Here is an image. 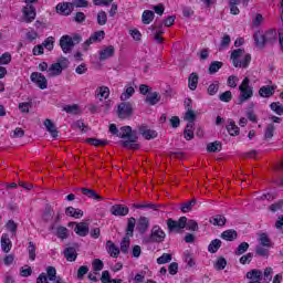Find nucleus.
<instances>
[{"label":"nucleus","instance_id":"1","mask_svg":"<svg viewBox=\"0 0 283 283\" xmlns=\"http://www.w3.org/2000/svg\"><path fill=\"white\" fill-rule=\"evenodd\" d=\"M109 132L114 136H117V138H123L124 142H122L123 147H126V149H140V145L138 142V132L133 130L132 126H123L118 130V128L115 126V124L109 125Z\"/></svg>","mask_w":283,"mask_h":283},{"label":"nucleus","instance_id":"2","mask_svg":"<svg viewBox=\"0 0 283 283\" xmlns=\"http://www.w3.org/2000/svg\"><path fill=\"white\" fill-rule=\"evenodd\" d=\"M83 41V38L80 34L71 35H62L60 39V48L64 54H71L72 50H74L75 45H78Z\"/></svg>","mask_w":283,"mask_h":283},{"label":"nucleus","instance_id":"3","mask_svg":"<svg viewBox=\"0 0 283 283\" xmlns=\"http://www.w3.org/2000/svg\"><path fill=\"white\" fill-rule=\"evenodd\" d=\"M251 80L249 77H244L242 83L239 86V91L241 94L239 95V105H242V103H247L249 98L253 97V87L250 85Z\"/></svg>","mask_w":283,"mask_h":283},{"label":"nucleus","instance_id":"4","mask_svg":"<svg viewBox=\"0 0 283 283\" xmlns=\"http://www.w3.org/2000/svg\"><path fill=\"white\" fill-rule=\"evenodd\" d=\"M242 54H244V50L243 49H237L234 51H232L231 53V60H232V65L234 67H249V63H251V54H245L243 60H238L240 59V56H242Z\"/></svg>","mask_w":283,"mask_h":283},{"label":"nucleus","instance_id":"5","mask_svg":"<svg viewBox=\"0 0 283 283\" xmlns=\"http://www.w3.org/2000/svg\"><path fill=\"white\" fill-rule=\"evenodd\" d=\"M169 233H180L187 227V217H181L179 220L168 219L166 221Z\"/></svg>","mask_w":283,"mask_h":283},{"label":"nucleus","instance_id":"6","mask_svg":"<svg viewBox=\"0 0 283 283\" xmlns=\"http://www.w3.org/2000/svg\"><path fill=\"white\" fill-rule=\"evenodd\" d=\"M165 238H167L165 230L160 228V226L156 224L153 226L147 242H155L157 244H160V242H165Z\"/></svg>","mask_w":283,"mask_h":283},{"label":"nucleus","instance_id":"7","mask_svg":"<svg viewBox=\"0 0 283 283\" xmlns=\"http://www.w3.org/2000/svg\"><path fill=\"white\" fill-rule=\"evenodd\" d=\"M22 19L24 23H32L36 19V8L34 4H27L22 9Z\"/></svg>","mask_w":283,"mask_h":283},{"label":"nucleus","instance_id":"8","mask_svg":"<svg viewBox=\"0 0 283 283\" xmlns=\"http://www.w3.org/2000/svg\"><path fill=\"white\" fill-rule=\"evenodd\" d=\"M104 39L105 31H96L82 44V48L85 52H87L92 43H96V41H103Z\"/></svg>","mask_w":283,"mask_h":283},{"label":"nucleus","instance_id":"9","mask_svg":"<svg viewBox=\"0 0 283 283\" xmlns=\"http://www.w3.org/2000/svg\"><path fill=\"white\" fill-rule=\"evenodd\" d=\"M31 81L35 83L40 90H48V78L39 72L31 73Z\"/></svg>","mask_w":283,"mask_h":283},{"label":"nucleus","instance_id":"10","mask_svg":"<svg viewBox=\"0 0 283 283\" xmlns=\"http://www.w3.org/2000/svg\"><path fill=\"white\" fill-rule=\"evenodd\" d=\"M136 230L138 231V233H140V235H145V233L149 231V218L139 217L137 219Z\"/></svg>","mask_w":283,"mask_h":283},{"label":"nucleus","instance_id":"11","mask_svg":"<svg viewBox=\"0 0 283 283\" xmlns=\"http://www.w3.org/2000/svg\"><path fill=\"white\" fill-rule=\"evenodd\" d=\"M138 132L146 140H153L158 137V133L154 129H149L147 125H142L138 127Z\"/></svg>","mask_w":283,"mask_h":283},{"label":"nucleus","instance_id":"12","mask_svg":"<svg viewBox=\"0 0 283 283\" xmlns=\"http://www.w3.org/2000/svg\"><path fill=\"white\" fill-rule=\"evenodd\" d=\"M117 114L119 118H129L132 116V104L120 103L117 107Z\"/></svg>","mask_w":283,"mask_h":283},{"label":"nucleus","instance_id":"13","mask_svg":"<svg viewBox=\"0 0 283 283\" xmlns=\"http://www.w3.org/2000/svg\"><path fill=\"white\" fill-rule=\"evenodd\" d=\"M73 7L74 4L72 2H62L55 7V10L57 14H63V17H70V14H72Z\"/></svg>","mask_w":283,"mask_h":283},{"label":"nucleus","instance_id":"14","mask_svg":"<svg viewBox=\"0 0 283 283\" xmlns=\"http://www.w3.org/2000/svg\"><path fill=\"white\" fill-rule=\"evenodd\" d=\"M249 283H262V270L253 269L245 274Z\"/></svg>","mask_w":283,"mask_h":283},{"label":"nucleus","instance_id":"15","mask_svg":"<svg viewBox=\"0 0 283 283\" xmlns=\"http://www.w3.org/2000/svg\"><path fill=\"white\" fill-rule=\"evenodd\" d=\"M70 224H75L74 231L81 238H85V235L90 233V226L85 222H80V223L73 222Z\"/></svg>","mask_w":283,"mask_h":283},{"label":"nucleus","instance_id":"16","mask_svg":"<svg viewBox=\"0 0 283 283\" xmlns=\"http://www.w3.org/2000/svg\"><path fill=\"white\" fill-rule=\"evenodd\" d=\"M277 88V86H262L260 90H259V95L262 97V98H271V96H273V94H275V90Z\"/></svg>","mask_w":283,"mask_h":283},{"label":"nucleus","instance_id":"17","mask_svg":"<svg viewBox=\"0 0 283 283\" xmlns=\"http://www.w3.org/2000/svg\"><path fill=\"white\" fill-rule=\"evenodd\" d=\"M76 191H81L83 196H86V198H92L93 200H97V201L103 200V197L98 196V193H96L94 189L76 188Z\"/></svg>","mask_w":283,"mask_h":283},{"label":"nucleus","instance_id":"18","mask_svg":"<svg viewBox=\"0 0 283 283\" xmlns=\"http://www.w3.org/2000/svg\"><path fill=\"white\" fill-rule=\"evenodd\" d=\"M111 213L113 216H127L129 208L123 205H115L111 208Z\"/></svg>","mask_w":283,"mask_h":283},{"label":"nucleus","instance_id":"19","mask_svg":"<svg viewBox=\"0 0 283 283\" xmlns=\"http://www.w3.org/2000/svg\"><path fill=\"white\" fill-rule=\"evenodd\" d=\"M1 249L4 253H10L12 249V241H10V235L8 233H3L1 237Z\"/></svg>","mask_w":283,"mask_h":283},{"label":"nucleus","instance_id":"20","mask_svg":"<svg viewBox=\"0 0 283 283\" xmlns=\"http://www.w3.org/2000/svg\"><path fill=\"white\" fill-rule=\"evenodd\" d=\"M221 239L226 240L227 242H233L238 240V231L233 229L226 230L221 233Z\"/></svg>","mask_w":283,"mask_h":283},{"label":"nucleus","instance_id":"21","mask_svg":"<svg viewBox=\"0 0 283 283\" xmlns=\"http://www.w3.org/2000/svg\"><path fill=\"white\" fill-rule=\"evenodd\" d=\"M49 77L61 76L63 74V66L61 63H54L49 67Z\"/></svg>","mask_w":283,"mask_h":283},{"label":"nucleus","instance_id":"22","mask_svg":"<svg viewBox=\"0 0 283 283\" xmlns=\"http://www.w3.org/2000/svg\"><path fill=\"white\" fill-rule=\"evenodd\" d=\"M64 258H66L67 262H76L78 253H76L75 248L70 247L64 250Z\"/></svg>","mask_w":283,"mask_h":283},{"label":"nucleus","instance_id":"23","mask_svg":"<svg viewBox=\"0 0 283 283\" xmlns=\"http://www.w3.org/2000/svg\"><path fill=\"white\" fill-rule=\"evenodd\" d=\"M114 56V46L109 45L102 51H99V61H107Z\"/></svg>","mask_w":283,"mask_h":283},{"label":"nucleus","instance_id":"24","mask_svg":"<svg viewBox=\"0 0 283 283\" xmlns=\"http://www.w3.org/2000/svg\"><path fill=\"white\" fill-rule=\"evenodd\" d=\"M44 127L48 132H50L52 138H59V130H56V126L52 123V119L44 120Z\"/></svg>","mask_w":283,"mask_h":283},{"label":"nucleus","instance_id":"25","mask_svg":"<svg viewBox=\"0 0 283 283\" xmlns=\"http://www.w3.org/2000/svg\"><path fill=\"white\" fill-rule=\"evenodd\" d=\"M227 132L230 134V136H238L240 134V127L235 125L233 119H228Z\"/></svg>","mask_w":283,"mask_h":283},{"label":"nucleus","instance_id":"26","mask_svg":"<svg viewBox=\"0 0 283 283\" xmlns=\"http://www.w3.org/2000/svg\"><path fill=\"white\" fill-rule=\"evenodd\" d=\"M106 247H107V251H108L109 255H112V258H118V255L120 254V249H118V247H116V244H114V242L107 241Z\"/></svg>","mask_w":283,"mask_h":283},{"label":"nucleus","instance_id":"27","mask_svg":"<svg viewBox=\"0 0 283 283\" xmlns=\"http://www.w3.org/2000/svg\"><path fill=\"white\" fill-rule=\"evenodd\" d=\"M210 224H214V227H224V224H227V218L222 214H217L216 217L210 218Z\"/></svg>","mask_w":283,"mask_h":283},{"label":"nucleus","instance_id":"28","mask_svg":"<svg viewBox=\"0 0 283 283\" xmlns=\"http://www.w3.org/2000/svg\"><path fill=\"white\" fill-rule=\"evenodd\" d=\"M134 229H136V218L130 217L127 222L126 237L134 238Z\"/></svg>","mask_w":283,"mask_h":283},{"label":"nucleus","instance_id":"29","mask_svg":"<svg viewBox=\"0 0 283 283\" xmlns=\"http://www.w3.org/2000/svg\"><path fill=\"white\" fill-rule=\"evenodd\" d=\"M263 35L265 36V43H270V44L277 43V31L270 30V31H266Z\"/></svg>","mask_w":283,"mask_h":283},{"label":"nucleus","instance_id":"30","mask_svg":"<svg viewBox=\"0 0 283 283\" xmlns=\"http://www.w3.org/2000/svg\"><path fill=\"white\" fill-rule=\"evenodd\" d=\"M198 75L196 73H191L188 77V87L191 90V92H195V90L198 88Z\"/></svg>","mask_w":283,"mask_h":283},{"label":"nucleus","instance_id":"31","mask_svg":"<svg viewBox=\"0 0 283 283\" xmlns=\"http://www.w3.org/2000/svg\"><path fill=\"white\" fill-rule=\"evenodd\" d=\"M184 137L186 140H192L193 138V122H188L184 130Z\"/></svg>","mask_w":283,"mask_h":283},{"label":"nucleus","instance_id":"32","mask_svg":"<svg viewBox=\"0 0 283 283\" xmlns=\"http://www.w3.org/2000/svg\"><path fill=\"white\" fill-rule=\"evenodd\" d=\"M254 42L256 48H264V44L266 43V39L262 32L258 31L254 33Z\"/></svg>","mask_w":283,"mask_h":283},{"label":"nucleus","instance_id":"33","mask_svg":"<svg viewBox=\"0 0 283 283\" xmlns=\"http://www.w3.org/2000/svg\"><path fill=\"white\" fill-rule=\"evenodd\" d=\"M155 13L150 10H145L142 14V21L145 25H149L154 21Z\"/></svg>","mask_w":283,"mask_h":283},{"label":"nucleus","instance_id":"34","mask_svg":"<svg viewBox=\"0 0 283 283\" xmlns=\"http://www.w3.org/2000/svg\"><path fill=\"white\" fill-rule=\"evenodd\" d=\"M222 247V241L220 239H214L208 245L209 253H218V250Z\"/></svg>","mask_w":283,"mask_h":283},{"label":"nucleus","instance_id":"35","mask_svg":"<svg viewBox=\"0 0 283 283\" xmlns=\"http://www.w3.org/2000/svg\"><path fill=\"white\" fill-rule=\"evenodd\" d=\"M196 205H198V200L196 199H191L190 201L182 203L181 205L182 213H189V211H191L193 207H196Z\"/></svg>","mask_w":283,"mask_h":283},{"label":"nucleus","instance_id":"36","mask_svg":"<svg viewBox=\"0 0 283 283\" xmlns=\"http://www.w3.org/2000/svg\"><path fill=\"white\" fill-rule=\"evenodd\" d=\"M65 213L66 216H71V218H83L82 210L75 209L74 207H67Z\"/></svg>","mask_w":283,"mask_h":283},{"label":"nucleus","instance_id":"37","mask_svg":"<svg viewBox=\"0 0 283 283\" xmlns=\"http://www.w3.org/2000/svg\"><path fill=\"white\" fill-rule=\"evenodd\" d=\"M135 93L136 90H134V86H126L125 92L120 95V101H129Z\"/></svg>","mask_w":283,"mask_h":283},{"label":"nucleus","instance_id":"38","mask_svg":"<svg viewBox=\"0 0 283 283\" xmlns=\"http://www.w3.org/2000/svg\"><path fill=\"white\" fill-rule=\"evenodd\" d=\"M146 103H148V105H157V103H160V97L158 96V93H149L146 96Z\"/></svg>","mask_w":283,"mask_h":283},{"label":"nucleus","instance_id":"39","mask_svg":"<svg viewBox=\"0 0 283 283\" xmlns=\"http://www.w3.org/2000/svg\"><path fill=\"white\" fill-rule=\"evenodd\" d=\"M96 96H101L99 101L103 102V98H109V87L102 86L96 90Z\"/></svg>","mask_w":283,"mask_h":283},{"label":"nucleus","instance_id":"40","mask_svg":"<svg viewBox=\"0 0 283 283\" xmlns=\"http://www.w3.org/2000/svg\"><path fill=\"white\" fill-rule=\"evenodd\" d=\"M129 244H132V239L129 237H124L120 242V251L124 254L129 253Z\"/></svg>","mask_w":283,"mask_h":283},{"label":"nucleus","instance_id":"41","mask_svg":"<svg viewBox=\"0 0 283 283\" xmlns=\"http://www.w3.org/2000/svg\"><path fill=\"white\" fill-rule=\"evenodd\" d=\"M86 143L94 145V147H105V145H108L109 142H107V139L87 138Z\"/></svg>","mask_w":283,"mask_h":283},{"label":"nucleus","instance_id":"42","mask_svg":"<svg viewBox=\"0 0 283 283\" xmlns=\"http://www.w3.org/2000/svg\"><path fill=\"white\" fill-rule=\"evenodd\" d=\"M270 109L274 112V114H277V116L283 115V105L280 102H273L270 104Z\"/></svg>","mask_w":283,"mask_h":283},{"label":"nucleus","instance_id":"43","mask_svg":"<svg viewBox=\"0 0 283 283\" xmlns=\"http://www.w3.org/2000/svg\"><path fill=\"white\" fill-rule=\"evenodd\" d=\"M249 251V243L241 242L234 251V255H244Z\"/></svg>","mask_w":283,"mask_h":283},{"label":"nucleus","instance_id":"44","mask_svg":"<svg viewBox=\"0 0 283 283\" xmlns=\"http://www.w3.org/2000/svg\"><path fill=\"white\" fill-rule=\"evenodd\" d=\"M56 235L60 240H67V237L70 235L67 228L63 226L57 227Z\"/></svg>","mask_w":283,"mask_h":283},{"label":"nucleus","instance_id":"45","mask_svg":"<svg viewBox=\"0 0 283 283\" xmlns=\"http://www.w3.org/2000/svg\"><path fill=\"white\" fill-rule=\"evenodd\" d=\"M29 259L34 262L36 260V247L34 242L30 241L28 247Z\"/></svg>","mask_w":283,"mask_h":283},{"label":"nucleus","instance_id":"46","mask_svg":"<svg viewBox=\"0 0 283 283\" xmlns=\"http://www.w3.org/2000/svg\"><path fill=\"white\" fill-rule=\"evenodd\" d=\"M255 254L260 258H269V248L264 245H256L255 248Z\"/></svg>","mask_w":283,"mask_h":283},{"label":"nucleus","instance_id":"47","mask_svg":"<svg viewBox=\"0 0 283 283\" xmlns=\"http://www.w3.org/2000/svg\"><path fill=\"white\" fill-rule=\"evenodd\" d=\"M262 280L265 283H271V280H273V268H266L264 270L262 273Z\"/></svg>","mask_w":283,"mask_h":283},{"label":"nucleus","instance_id":"48","mask_svg":"<svg viewBox=\"0 0 283 283\" xmlns=\"http://www.w3.org/2000/svg\"><path fill=\"white\" fill-rule=\"evenodd\" d=\"M221 150H222V143L220 142H213L208 144L207 146V151H210V153H216Z\"/></svg>","mask_w":283,"mask_h":283},{"label":"nucleus","instance_id":"49","mask_svg":"<svg viewBox=\"0 0 283 283\" xmlns=\"http://www.w3.org/2000/svg\"><path fill=\"white\" fill-rule=\"evenodd\" d=\"M259 240V247H265L266 249H271V239H269V235L266 233H262Z\"/></svg>","mask_w":283,"mask_h":283},{"label":"nucleus","instance_id":"50","mask_svg":"<svg viewBox=\"0 0 283 283\" xmlns=\"http://www.w3.org/2000/svg\"><path fill=\"white\" fill-rule=\"evenodd\" d=\"M222 62L220 61H213L212 63H210L209 66V74H216V72H219V70L222 69Z\"/></svg>","mask_w":283,"mask_h":283},{"label":"nucleus","instance_id":"51","mask_svg":"<svg viewBox=\"0 0 283 283\" xmlns=\"http://www.w3.org/2000/svg\"><path fill=\"white\" fill-rule=\"evenodd\" d=\"M148 30L150 31V39H153V41H156V43H163V36L158 35V33H156V27L151 25L150 28H148Z\"/></svg>","mask_w":283,"mask_h":283},{"label":"nucleus","instance_id":"52","mask_svg":"<svg viewBox=\"0 0 283 283\" xmlns=\"http://www.w3.org/2000/svg\"><path fill=\"white\" fill-rule=\"evenodd\" d=\"M41 46L50 51L54 50V36L46 38L41 44Z\"/></svg>","mask_w":283,"mask_h":283},{"label":"nucleus","instance_id":"53","mask_svg":"<svg viewBox=\"0 0 283 283\" xmlns=\"http://www.w3.org/2000/svg\"><path fill=\"white\" fill-rule=\"evenodd\" d=\"M273 134H275V125L269 124L265 128L264 138L271 139L273 138Z\"/></svg>","mask_w":283,"mask_h":283},{"label":"nucleus","instance_id":"54","mask_svg":"<svg viewBox=\"0 0 283 283\" xmlns=\"http://www.w3.org/2000/svg\"><path fill=\"white\" fill-rule=\"evenodd\" d=\"M172 256L170 253H164L161 256L157 259V264H167L171 262Z\"/></svg>","mask_w":283,"mask_h":283},{"label":"nucleus","instance_id":"55","mask_svg":"<svg viewBox=\"0 0 283 283\" xmlns=\"http://www.w3.org/2000/svg\"><path fill=\"white\" fill-rule=\"evenodd\" d=\"M231 98H233L231 91H226L219 96V101H222V103H230Z\"/></svg>","mask_w":283,"mask_h":283},{"label":"nucleus","instance_id":"56","mask_svg":"<svg viewBox=\"0 0 283 283\" xmlns=\"http://www.w3.org/2000/svg\"><path fill=\"white\" fill-rule=\"evenodd\" d=\"M214 266L217 271H224V269H227V259L222 256L219 258Z\"/></svg>","mask_w":283,"mask_h":283},{"label":"nucleus","instance_id":"57","mask_svg":"<svg viewBox=\"0 0 283 283\" xmlns=\"http://www.w3.org/2000/svg\"><path fill=\"white\" fill-rule=\"evenodd\" d=\"M88 272L90 268H87V265L80 266L77 270V280H83V277H85V275H87Z\"/></svg>","mask_w":283,"mask_h":283},{"label":"nucleus","instance_id":"58","mask_svg":"<svg viewBox=\"0 0 283 283\" xmlns=\"http://www.w3.org/2000/svg\"><path fill=\"white\" fill-rule=\"evenodd\" d=\"M97 23L98 25H105V23H107V13L105 11L97 13Z\"/></svg>","mask_w":283,"mask_h":283},{"label":"nucleus","instance_id":"59","mask_svg":"<svg viewBox=\"0 0 283 283\" xmlns=\"http://www.w3.org/2000/svg\"><path fill=\"white\" fill-rule=\"evenodd\" d=\"M12 61V55L10 53H3L0 56V65H8Z\"/></svg>","mask_w":283,"mask_h":283},{"label":"nucleus","instance_id":"60","mask_svg":"<svg viewBox=\"0 0 283 283\" xmlns=\"http://www.w3.org/2000/svg\"><path fill=\"white\" fill-rule=\"evenodd\" d=\"M63 111L66 112V114H78V105H66Z\"/></svg>","mask_w":283,"mask_h":283},{"label":"nucleus","instance_id":"61","mask_svg":"<svg viewBox=\"0 0 283 283\" xmlns=\"http://www.w3.org/2000/svg\"><path fill=\"white\" fill-rule=\"evenodd\" d=\"M251 260H253V253L249 252L242 255L239 260L240 264H250Z\"/></svg>","mask_w":283,"mask_h":283},{"label":"nucleus","instance_id":"62","mask_svg":"<svg viewBox=\"0 0 283 283\" xmlns=\"http://www.w3.org/2000/svg\"><path fill=\"white\" fill-rule=\"evenodd\" d=\"M240 81V78H238V76L235 75H230L228 77V85L229 87L235 88L238 87V82Z\"/></svg>","mask_w":283,"mask_h":283},{"label":"nucleus","instance_id":"63","mask_svg":"<svg viewBox=\"0 0 283 283\" xmlns=\"http://www.w3.org/2000/svg\"><path fill=\"white\" fill-rule=\"evenodd\" d=\"M283 208V200H280L275 203H272L269 209L272 211V213H275L276 211H280Z\"/></svg>","mask_w":283,"mask_h":283},{"label":"nucleus","instance_id":"64","mask_svg":"<svg viewBox=\"0 0 283 283\" xmlns=\"http://www.w3.org/2000/svg\"><path fill=\"white\" fill-rule=\"evenodd\" d=\"M105 266V263L101 261V259H95L93 261V270L94 271H103V268Z\"/></svg>","mask_w":283,"mask_h":283}]
</instances>
